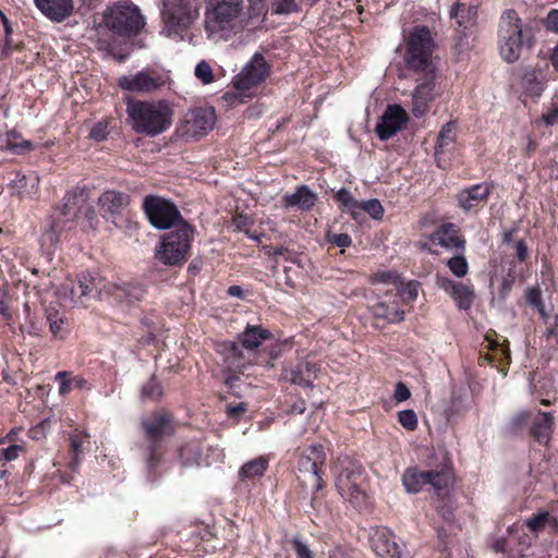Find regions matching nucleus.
<instances>
[{
  "instance_id": "f257e3e1",
  "label": "nucleus",
  "mask_w": 558,
  "mask_h": 558,
  "mask_svg": "<svg viewBox=\"0 0 558 558\" xmlns=\"http://www.w3.org/2000/svg\"><path fill=\"white\" fill-rule=\"evenodd\" d=\"M87 199V191L75 187L64 195L62 205L51 214L39 240L40 251L48 262L52 260L61 235L76 227L80 213L84 209L92 211Z\"/></svg>"
},
{
  "instance_id": "f03ea898",
  "label": "nucleus",
  "mask_w": 558,
  "mask_h": 558,
  "mask_svg": "<svg viewBox=\"0 0 558 558\" xmlns=\"http://www.w3.org/2000/svg\"><path fill=\"white\" fill-rule=\"evenodd\" d=\"M204 3L207 39L228 41L244 29L243 0H204Z\"/></svg>"
},
{
  "instance_id": "7ed1b4c3",
  "label": "nucleus",
  "mask_w": 558,
  "mask_h": 558,
  "mask_svg": "<svg viewBox=\"0 0 558 558\" xmlns=\"http://www.w3.org/2000/svg\"><path fill=\"white\" fill-rule=\"evenodd\" d=\"M532 45L531 29L523 24L518 12L512 9L504 11L498 27V48L502 60L517 62Z\"/></svg>"
},
{
  "instance_id": "20e7f679",
  "label": "nucleus",
  "mask_w": 558,
  "mask_h": 558,
  "mask_svg": "<svg viewBox=\"0 0 558 558\" xmlns=\"http://www.w3.org/2000/svg\"><path fill=\"white\" fill-rule=\"evenodd\" d=\"M126 112L132 121V129L149 137L166 132L172 124L173 110L166 100L129 101Z\"/></svg>"
},
{
  "instance_id": "39448f33",
  "label": "nucleus",
  "mask_w": 558,
  "mask_h": 558,
  "mask_svg": "<svg viewBox=\"0 0 558 558\" xmlns=\"http://www.w3.org/2000/svg\"><path fill=\"white\" fill-rule=\"evenodd\" d=\"M434 48L435 43L429 28L425 25L414 26L407 38L405 64L417 72L434 73L432 60Z\"/></svg>"
},
{
  "instance_id": "423d86ee",
  "label": "nucleus",
  "mask_w": 558,
  "mask_h": 558,
  "mask_svg": "<svg viewBox=\"0 0 558 558\" xmlns=\"http://www.w3.org/2000/svg\"><path fill=\"white\" fill-rule=\"evenodd\" d=\"M198 16L199 8L195 0H168L162 11L161 33L173 39H183Z\"/></svg>"
},
{
  "instance_id": "0eeeda50",
  "label": "nucleus",
  "mask_w": 558,
  "mask_h": 558,
  "mask_svg": "<svg viewBox=\"0 0 558 558\" xmlns=\"http://www.w3.org/2000/svg\"><path fill=\"white\" fill-rule=\"evenodd\" d=\"M101 278L90 272H82L76 280L66 279L57 290V294L64 306L85 305L90 299L102 298L104 289Z\"/></svg>"
},
{
  "instance_id": "6e6552de",
  "label": "nucleus",
  "mask_w": 558,
  "mask_h": 558,
  "mask_svg": "<svg viewBox=\"0 0 558 558\" xmlns=\"http://www.w3.org/2000/svg\"><path fill=\"white\" fill-rule=\"evenodd\" d=\"M193 232V228L187 222L177 225V228L162 236L156 248V258L168 266L183 264L191 247Z\"/></svg>"
},
{
  "instance_id": "1a4fd4ad",
  "label": "nucleus",
  "mask_w": 558,
  "mask_h": 558,
  "mask_svg": "<svg viewBox=\"0 0 558 558\" xmlns=\"http://www.w3.org/2000/svg\"><path fill=\"white\" fill-rule=\"evenodd\" d=\"M339 468L340 470L336 476L338 493L353 507L362 506L366 499L365 489L363 487V466L349 457H344L343 459H339Z\"/></svg>"
},
{
  "instance_id": "9d476101",
  "label": "nucleus",
  "mask_w": 558,
  "mask_h": 558,
  "mask_svg": "<svg viewBox=\"0 0 558 558\" xmlns=\"http://www.w3.org/2000/svg\"><path fill=\"white\" fill-rule=\"evenodd\" d=\"M326 452L322 445H311L303 450L298 460V480L313 494L324 487Z\"/></svg>"
},
{
  "instance_id": "9b49d317",
  "label": "nucleus",
  "mask_w": 558,
  "mask_h": 558,
  "mask_svg": "<svg viewBox=\"0 0 558 558\" xmlns=\"http://www.w3.org/2000/svg\"><path fill=\"white\" fill-rule=\"evenodd\" d=\"M146 440L149 442V453L146 458V466L150 474L160 461L158 447L160 441L173 434V423L169 414L155 412L141 421Z\"/></svg>"
},
{
  "instance_id": "f8f14e48",
  "label": "nucleus",
  "mask_w": 558,
  "mask_h": 558,
  "mask_svg": "<svg viewBox=\"0 0 558 558\" xmlns=\"http://www.w3.org/2000/svg\"><path fill=\"white\" fill-rule=\"evenodd\" d=\"M402 485L407 493L417 494L429 485L438 496L444 495L451 481L448 469L420 471L417 468H409L402 474Z\"/></svg>"
},
{
  "instance_id": "ddd939ff",
  "label": "nucleus",
  "mask_w": 558,
  "mask_h": 558,
  "mask_svg": "<svg viewBox=\"0 0 558 558\" xmlns=\"http://www.w3.org/2000/svg\"><path fill=\"white\" fill-rule=\"evenodd\" d=\"M271 65L262 53H254L240 73L232 80L233 88L241 96H250L251 90L264 83L270 75Z\"/></svg>"
},
{
  "instance_id": "4468645a",
  "label": "nucleus",
  "mask_w": 558,
  "mask_h": 558,
  "mask_svg": "<svg viewBox=\"0 0 558 558\" xmlns=\"http://www.w3.org/2000/svg\"><path fill=\"white\" fill-rule=\"evenodd\" d=\"M104 21L109 29L119 35L136 34L145 24L138 8L133 4H117L109 8Z\"/></svg>"
},
{
  "instance_id": "2eb2a0df",
  "label": "nucleus",
  "mask_w": 558,
  "mask_h": 558,
  "mask_svg": "<svg viewBox=\"0 0 558 558\" xmlns=\"http://www.w3.org/2000/svg\"><path fill=\"white\" fill-rule=\"evenodd\" d=\"M143 209L149 222L158 230L177 228V225L185 222L177 206L159 196H146L143 202Z\"/></svg>"
},
{
  "instance_id": "dca6fc26",
  "label": "nucleus",
  "mask_w": 558,
  "mask_h": 558,
  "mask_svg": "<svg viewBox=\"0 0 558 558\" xmlns=\"http://www.w3.org/2000/svg\"><path fill=\"white\" fill-rule=\"evenodd\" d=\"M170 81L169 74L154 68H145L135 74L118 78V85L128 92L151 94L165 87Z\"/></svg>"
},
{
  "instance_id": "f3484780",
  "label": "nucleus",
  "mask_w": 558,
  "mask_h": 558,
  "mask_svg": "<svg viewBox=\"0 0 558 558\" xmlns=\"http://www.w3.org/2000/svg\"><path fill=\"white\" fill-rule=\"evenodd\" d=\"M215 121L214 108H195L185 113L179 133L186 140L198 138L213 130Z\"/></svg>"
},
{
  "instance_id": "a211bd4d",
  "label": "nucleus",
  "mask_w": 558,
  "mask_h": 558,
  "mask_svg": "<svg viewBox=\"0 0 558 558\" xmlns=\"http://www.w3.org/2000/svg\"><path fill=\"white\" fill-rule=\"evenodd\" d=\"M437 95L435 72L425 73V77L417 80L415 88L410 93V109L412 114L417 119L425 117Z\"/></svg>"
},
{
  "instance_id": "6ab92c4d",
  "label": "nucleus",
  "mask_w": 558,
  "mask_h": 558,
  "mask_svg": "<svg viewBox=\"0 0 558 558\" xmlns=\"http://www.w3.org/2000/svg\"><path fill=\"white\" fill-rule=\"evenodd\" d=\"M369 543L378 557L411 558L409 553L398 544L395 533L386 526L373 527L369 532Z\"/></svg>"
},
{
  "instance_id": "aec40b11",
  "label": "nucleus",
  "mask_w": 558,
  "mask_h": 558,
  "mask_svg": "<svg viewBox=\"0 0 558 558\" xmlns=\"http://www.w3.org/2000/svg\"><path fill=\"white\" fill-rule=\"evenodd\" d=\"M217 352L221 355L223 373H243L252 363L253 354L242 348L240 342L223 341L217 344Z\"/></svg>"
},
{
  "instance_id": "412c9836",
  "label": "nucleus",
  "mask_w": 558,
  "mask_h": 558,
  "mask_svg": "<svg viewBox=\"0 0 558 558\" xmlns=\"http://www.w3.org/2000/svg\"><path fill=\"white\" fill-rule=\"evenodd\" d=\"M436 286L447 293L454 302L459 310L471 308L475 293L471 283L454 281L447 276L437 275Z\"/></svg>"
},
{
  "instance_id": "4be33fe9",
  "label": "nucleus",
  "mask_w": 558,
  "mask_h": 558,
  "mask_svg": "<svg viewBox=\"0 0 558 558\" xmlns=\"http://www.w3.org/2000/svg\"><path fill=\"white\" fill-rule=\"evenodd\" d=\"M130 205V196L126 193L107 190L98 198V206L104 218L119 226L118 219L123 217Z\"/></svg>"
},
{
  "instance_id": "5701e85b",
  "label": "nucleus",
  "mask_w": 558,
  "mask_h": 558,
  "mask_svg": "<svg viewBox=\"0 0 558 558\" xmlns=\"http://www.w3.org/2000/svg\"><path fill=\"white\" fill-rule=\"evenodd\" d=\"M409 121V116L400 105H389L376 125L377 136L387 141L396 135Z\"/></svg>"
},
{
  "instance_id": "b1692460",
  "label": "nucleus",
  "mask_w": 558,
  "mask_h": 558,
  "mask_svg": "<svg viewBox=\"0 0 558 558\" xmlns=\"http://www.w3.org/2000/svg\"><path fill=\"white\" fill-rule=\"evenodd\" d=\"M319 369L320 367L315 361L306 359L294 366L284 367L281 378L294 385L312 387Z\"/></svg>"
},
{
  "instance_id": "393cba45",
  "label": "nucleus",
  "mask_w": 558,
  "mask_h": 558,
  "mask_svg": "<svg viewBox=\"0 0 558 558\" xmlns=\"http://www.w3.org/2000/svg\"><path fill=\"white\" fill-rule=\"evenodd\" d=\"M34 4L53 23H62L74 12V0H34Z\"/></svg>"
},
{
  "instance_id": "a878e982",
  "label": "nucleus",
  "mask_w": 558,
  "mask_h": 558,
  "mask_svg": "<svg viewBox=\"0 0 558 558\" xmlns=\"http://www.w3.org/2000/svg\"><path fill=\"white\" fill-rule=\"evenodd\" d=\"M432 244L439 245L447 251L456 250L463 252L465 241L459 235L458 229L453 223H444L439 226L429 238Z\"/></svg>"
},
{
  "instance_id": "bb28decb",
  "label": "nucleus",
  "mask_w": 558,
  "mask_h": 558,
  "mask_svg": "<svg viewBox=\"0 0 558 558\" xmlns=\"http://www.w3.org/2000/svg\"><path fill=\"white\" fill-rule=\"evenodd\" d=\"M490 194V187L486 183L474 184L458 194L459 206L466 213L483 205Z\"/></svg>"
},
{
  "instance_id": "cd10ccee",
  "label": "nucleus",
  "mask_w": 558,
  "mask_h": 558,
  "mask_svg": "<svg viewBox=\"0 0 558 558\" xmlns=\"http://www.w3.org/2000/svg\"><path fill=\"white\" fill-rule=\"evenodd\" d=\"M106 293L120 304L131 305L143 299L145 289L140 284H109Z\"/></svg>"
},
{
  "instance_id": "c85d7f7f",
  "label": "nucleus",
  "mask_w": 558,
  "mask_h": 558,
  "mask_svg": "<svg viewBox=\"0 0 558 558\" xmlns=\"http://www.w3.org/2000/svg\"><path fill=\"white\" fill-rule=\"evenodd\" d=\"M449 16L454 21L457 29L470 32L476 24L477 7H466L465 4L457 1L451 5Z\"/></svg>"
},
{
  "instance_id": "c756f323",
  "label": "nucleus",
  "mask_w": 558,
  "mask_h": 558,
  "mask_svg": "<svg viewBox=\"0 0 558 558\" xmlns=\"http://www.w3.org/2000/svg\"><path fill=\"white\" fill-rule=\"evenodd\" d=\"M317 201V195L306 185H300L292 194H286L282 198L286 208H299L300 210H311Z\"/></svg>"
},
{
  "instance_id": "7c9ffc66",
  "label": "nucleus",
  "mask_w": 558,
  "mask_h": 558,
  "mask_svg": "<svg viewBox=\"0 0 558 558\" xmlns=\"http://www.w3.org/2000/svg\"><path fill=\"white\" fill-rule=\"evenodd\" d=\"M270 338L271 332L268 329L255 325H247L243 332L238 336L242 348L253 355L262 342Z\"/></svg>"
},
{
  "instance_id": "2f4dec72",
  "label": "nucleus",
  "mask_w": 558,
  "mask_h": 558,
  "mask_svg": "<svg viewBox=\"0 0 558 558\" xmlns=\"http://www.w3.org/2000/svg\"><path fill=\"white\" fill-rule=\"evenodd\" d=\"M520 84L526 94L539 96L545 88V77L542 71L526 66L520 71Z\"/></svg>"
},
{
  "instance_id": "473e14b6",
  "label": "nucleus",
  "mask_w": 558,
  "mask_h": 558,
  "mask_svg": "<svg viewBox=\"0 0 558 558\" xmlns=\"http://www.w3.org/2000/svg\"><path fill=\"white\" fill-rule=\"evenodd\" d=\"M39 184V178L36 173H17L15 179L11 181L10 187L13 193L25 197L36 193Z\"/></svg>"
},
{
  "instance_id": "72a5a7b5",
  "label": "nucleus",
  "mask_w": 558,
  "mask_h": 558,
  "mask_svg": "<svg viewBox=\"0 0 558 558\" xmlns=\"http://www.w3.org/2000/svg\"><path fill=\"white\" fill-rule=\"evenodd\" d=\"M21 135L12 131H3L0 129V149L9 150L13 154H23L33 149V144L29 141H20Z\"/></svg>"
},
{
  "instance_id": "f704fd0d",
  "label": "nucleus",
  "mask_w": 558,
  "mask_h": 558,
  "mask_svg": "<svg viewBox=\"0 0 558 558\" xmlns=\"http://www.w3.org/2000/svg\"><path fill=\"white\" fill-rule=\"evenodd\" d=\"M553 432V415L550 412H539L535 417L531 433L539 442L546 445Z\"/></svg>"
},
{
  "instance_id": "c9c22d12",
  "label": "nucleus",
  "mask_w": 558,
  "mask_h": 558,
  "mask_svg": "<svg viewBox=\"0 0 558 558\" xmlns=\"http://www.w3.org/2000/svg\"><path fill=\"white\" fill-rule=\"evenodd\" d=\"M371 311L375 317L384 318L392 324L400 323L404 319V311L397 307L390 308V306L381 300H377L371 305Z\"/></svg>"
},
{
  "instance_id": "e433bc0d",
  "label": "nucleus",
  "mask_w": 558,
  "mask_h": 558,
  "mask_svg": "<svg viewBox=\"0 0 558 558\" xmlns=\"http://www.w3.org/2000/svg\"><path fill=\"white\" fill-rule=\"evenodd\" d=\"M526 526L533 533H538L546 527H549L551 531H556L558 529V521L549 512L542 511L529 518L526 520Z\"/></svg>"
},
{
  "instance_id": "4c0bfd02",
  "label": "nucleus",
  "mask_w": 558,
  "mask_h": 558,
  "mask_svg": "<svg viewBox=\"0 0 558 558\" xmlns=\"http://www.w3.org/2000/svg\"><path fill=\"white\" fill-rule=\"evenodd\" d=\"M69 373L65 371L58 372L54 375V380L59 381V393L61 396L68 395L73 388L77 389H89L88 381L81 377L75 376L72 378H68Z\"/></svg>"
},
{
  "instance_id": "58836bf2",
  "label": "nucleus",
  "mask_w": 558,
  "mask_h": 558,
  "mask_svg": "<svg viewBox=\"0 0 558 558\" xmlns=\"http://www.w3.org/2000/svg\"><path fill=\"white\" fill-rule=\"evenodd\" d=\"M456 123L452 121L447 122L438 133L437 142L435 145V156L444 154L449 149L456 141Z\"/></svg>"
},
{
  "instance_id": "ea45409f",
  "label": "nucleus",
  "mask_w": 558,
  "mask_h": 558,
  "mask_svg": "<svg viewBox=\"0 0 558 558\" xmlns=\"http://www.w3.org/2000/svg\"><path fill=\"white\" fill-rule=\"evenodd\" d=\"M268 466L267 459L263 457L255 458L242 465L239 471V476L242 481L253 480L257 476H262Z\"/></svg>"
},
{
  "instance_id": "a19ab883",
  "label": "nucleus",
  "mask_w": 558,
  "mask_h": 558,
  "mask_svg": "<svg viewBox=\"0 0 558 558\" xmlns=\"http://www.w3.org/2000/svg\"><path fill=\"white\" fill-rule=\"evenodd\" d=\"M46 319L49 324L50 332L54 337L63 338L66 325L65 315L63 313H60L53 306H49L46 310Z\"/></svg>"
},
{
  "instance_id": "79ce46f5",
  "label": "nucleus",
  "mask_w": 558,
  "mask_h": 558,
  "mask_svg": "<svg viewBox=\"0 0 558 558\" xmlns=\"http://www.w3.org/2000/svg\"><path fill=\"white\" fill-rule=\"evenodd\" d=\"M162 397V388L155 376L145 383L141 389V398L143 400L158 401Z\"/></svg>"
},
{
  "instance_id": "37998d69",
  "label": "nucleus",
  "mask_w": 558,
  "mask_h": 558,
  "mask_svg": "<svg viewBox=\"0 0 558 558\" xmlns=\"http://www.w3.org/2000/svg\"><path fill=\"white\" fill-rule=\"evenodd\" d=\"M335 197L341 204L342 210L350 213L353 217L357 215L359 202L352 196L349 190L340 189Z\"/></svg>"
},
{
  "instance_id": "c03bdc74",
  "label": "nucleus",
  "mask_w": 558,
  "mask_h": 558,
  "mask_svg": "<svg viewBox=\"0 0 558 558\" xmlns=\"http://www.w3.org/2000/svg\"><path fill=\"white\" fill-rule=\"evenodd\" d=\"M447 266L452 275L458 278H463L469 272V264L462 254L449 258Z\"/></svg>"
},
{
  "instance_id": "a18cd8bd",
  "label": "nucleus",
  "mask_w": 558,
  "mask_h": 558,
  "mask_svg": "<svg viewBox=\"0 0 558 558\" xmlns=\"http://www.w3.org/2000/svg\"><path fill=\"white\" fill-rule=\"evenodd\" d=\"M359 211H365L373 219L379 220L383 218L384 207L378 199L373 198L364 202H359L357 213Z\"/></svg>"
},
{
  "instance_id": "49530a36",
  "label": "nucleus",
  "mask_w": 558,
  "mask_h": 558,
  "mask_svg": "<svg viewBox=\"0 0 558 558\" xmlns=\"http://www.w3.org/2000/svg\"><path fill=\"white\" fill-rule=\"evenodd\" d=\"M526 302L531 306L535 307L538 311V313L543 319H546L547 313L545 311L543 300H542V293H541V290L538 287H529L527 288Z\"/></svg>"
},
{
  "instance_id": "de8ad7c7",
  "label": "nucleus",
  "mask_w": 558,
  "mask_h": 558,
  "mask_svg": "<svg viewBox=\"0 0 558 558\" xmlns=\"http://www.w3.org/2000/svg\"><path fill=\"white\" fill-rule=\"evenodd\" d=\"M398 422L408 430H415L417 427V415L413 410H402L398 413Z\"/></svg>"
},
{
  "instance_id": "09e8293b",
  "label": "nucleus",
  "mask_w": 558,
  "mask_h": 558,
  "mask_svg": "<svg viewBox=\"0 0 558 558\" xmlns=\"http://www.w3.org/2000/svg\"><path fill=\"white\" fill-rule=\"evenodd\" d=\"M289 543L296 558H314L313 551L301 537L294 536L289 541Z\"/></svg>"
},
{
  "instance_id": "8fccbe9b",
  "label": "nucleus",
  "mask_w": 558,
  "mask_h": 558,
  "mask_svg": "<svg viewBox=\"0 0 558 558\" xmlns=\"http://www.w3.org/2000/svg\"><path fill=\"white\" fill-rule=\"evenodd\" d=\"M194 74L205 85L214 81L211 68L204 60L196 64Z\"/></svg>"
},
{
  "instance_id": "3c124183",
  "label": "nucleus",
  "mask_w": 558,
  "mask_h": 558,
  "mask_svg": "<svg viewBox=\"0 0 558 558\" xmlns=\"http://www.w3.org/2000/svg\"><path fill=\"white\" fill-rule=\"evenodd\" d=\"M272 7L277 14H289L299 10L295 0H274Z\"/></svg>"
},
{
  "instance_id": "603ef678",
  "label": "nucleus",
  "mask_w": 558,
  "mask_h": 558,
  "mask_svg": "<svg viewBox=\"0 0 558 558\" xmlns=\"http://www.w3.org/2000/svg\"><path fill=\"white\" fill-rule=\"evenodd\" d=\"M225 385L229 389V393L236 397L242 398L243 397V390L240 385H238L239 376L235 375V373H225Z\"/></svg>"
},
{
  "instance_id": "864d4df0",
  "label": "nucleus",
  "mask_w": 558,
  "mask_h": 558,
  "mask_svg": "<svg viewBox=\"0 0 558 558\" xmlns=\"http://www.w3.org/2000/svg\"><path fill=\"white\" fill-rule=\"evenodd\" d=\"M471 48L469 40V31L457 29L454 49L459 56L463 54Z\"/></svg>"
},
{
  "instance_id": "5fc2aeb1",
  "label": "nucleus",
  "mask_w": 558,
  "mask_h": 558,
  "mask_svg": "<svg viewBox=\"0 0 558 558\" xmlns=\"http://www.w3.org/2000/svg\"><path fill=\"white\" fill-rule=\"evenodd\" d=\"M547 325L546 330L544 332L545 337L549 340H554L558 345V312L553 316L551 319L547 316L546 319H543Z\"/></svg>"
},
{
  "instance_id": "6e6d98bb",
  "label": "nucleus",
  "mask_w": 558,
  "mask_h": 558,
  "mask_svg": "<svg viewBox=\"0 0 558 558\" xmlns=\"http://www.w3.org/2000/svg\"><path fill=\"white\" fill-rule=\"evenodd\" d=\"M247 411V404L244 402L228 403L226 405V414L229 418L239 421L241 416Z\"/></svg>"
},
{
  "instance_id": "4d7b16f0",
  "label": "nucleus",
  "mask_w": 558,
  "mask_h": 558,
  "mask_svg": "<svg viewBox=\"0 0 558 558\" xmlns=\"http://www.w3.org/2000/svg\"><path fill=\"white\" fill-rule=\"evenodd\" d=\"M399 293L404 301L412 302L417 298L418 284L415 281H410L399 290Z\"/></svg>"
},
{
  "instance_id": "13d9d810",
  "label": "nucleus",
  "mask_w": 558,
  "mask_h": 558,
  "mask_svg": "<svg viewBox=\"0 0 558 558\" xmlns=\"http://www.w3.org/2000/svg\"><path fill=\"white\" fill-rule=\"evenodd\" d=\"M328 240L338 247H349L352 244V239L347 233H336L328 235Z\"/></svg>"
},
{
  "instance_id": "bf43d9fd",
  "label": "nucleus",
  "mask_w": 558,
  "mask_h": 558,
  "mask_svg": "<svg viewBox=\"0 0 558 558\" xmlns=\"http://www.w3.org/2000/svg\"><path fill=\"white\" fill-rule=\"evenodd\" d=\"M90 137L97 142H101L107 138L108 131L107 125L104 123L95 124L89 133Z\"/></svg>"
},
{
  "instance_id": "052dcab7",
  "label": "nucleus",
  "mask_w": 558,
  "mask_h": 558,
  "mask_svg": "<svg viewBox=\"0 0 558 558\" xmlns=\"http://www.w3.org/2000/svg\"><path fill=\"white\" fill-rule=\"evenodd\" d=\"M23 451V447L20 445H11L8 448H4L0 450V454L3 456V459L5 461H13L15 460L20 452Z\"/></svg>"
},
{
  "instance_id": "680f3d73",
  "label": "nucleus",
  "mask_w": 558,
  "mask_h": 558,
  "mask_svg": "<svg viewBox=\"0 0 558 558\" xmlns=\"http://www.w3.org/2000/svg\"><path fill=\"white\" fill-rule=\"evenodd\" d=\"M410 396H411V392H410L409 388L404 384L398 383L396 385L395 399L398 402H402V401L408 400L410 398Z\"/></svg>"
},
{
  "instance_id": "e2e57ef3",
  "label": "nucleus",
  "mask_w": 558,
  "mask_h": 558,
  "mask_svg": "<svg viewBox=\"0 0 558 558\" xmlns=\"http://www.w3.org/2000/svg\"><path fill=\"white\" fill-rule=\"evenodd\" d=\"M515 256L520 262H524L527 258L529 251L525 242L523 240L517 241L514 245Z\"/></svg>"
},
{
  "instance_id": "0e129e2a",
  "label": "nucleus",
  "mask_w": 558,
  "mask_h": 558,
  "mask_svg": "<svg viewBox=\"0 0 558 558\" xmlns=\"http://www.w3.org/2000/svg\"><path fill=\"white\" fill-rule=\"evenodd\" d=\"M0 24L4 28L5 46L10 47L12 45V40H11L12 28L10 26L8 17L1 11H0Z\"/></svg>"
},
{
  "instance_id": "69168bd1",
  "label": "nucleus",
  "mask_w": 558,
  "mask_h": 558,
  "mask_svg": "<svg viewBox=\"0 0 558 558\" xmlns=\"http://www.w3.org/2000/svg\"><path fill=\"white\" fill-rule=\"evenodd\" d=\"M546 26L550 31L558 32V10H551L547 14Z\"/></svg>"
},
{
  "instance_id": "338daca9",
  "label": "nucleus",
  "mask_w": 558,
  "mask_h": 558,
  "mask_svg": "<svg viewBox=\"0 0 558 558\" xmlns=\"http://www.w3.org/2000/svg\"><path fill=\"white\" fill-rule=\"evenodd\" d=\"M234 223L236 226V228L239 230H243L244 231V228L251 226L253 223L252 219L247 216H244V215H239L235 219H234Z\"/></svg>"
},
{
  "instance_id": "774afa93",
  "label": "nucleus",
  "mask_w": 558,
  "mask_h": 558,
  "mask_svg": "<svg viewBox=\"0 0 558 558\" xmlns=\"http://www.w3.org/2000/svg\"><path fill=\"white\" fill-rule=\"evenodd\" d=\"M544 121L547 125H554L558 122V109H554L544 116Z\"/></svg>"
}]
</instances>
